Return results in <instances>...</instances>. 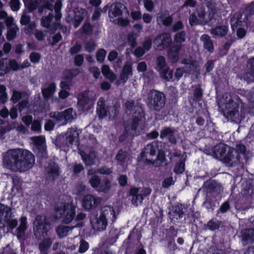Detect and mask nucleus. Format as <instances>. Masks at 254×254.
Wrapping results in <instances>:
<instances>
[{
  "mask_svg": "<svg viewBox=\"0 0 254 254\" xmlns=\"http://www.w3.org/2000/svg\"><path fill=\"white\" fill-rule=\"evenodd\" d=\"M52 244V241L49 239H45L40 244L39 248L41 251H45L50 247Z\"/></svg>",
  "mask_w": 254,
  "mask_h": 254,
  "instance_id": "52",
  "label": "nucleus"
},
{
  "mask_svg": "<svg viewBox=\"0 0 254 254\" xmlns=\"http://www.w3.org/2000/svg\"><path fill=\"white\" fill-rule=\"evenodd\" d=\"M236 30H237V36L238 38L242 39L246 36V31L244 28L240 27Z\"/></svg>",
  "mask_w": 254,
  "mask_h": 254,
  "instance_id": "64",
  "label": "nucleus"
},
{
  "mask_svg": "<svg viewBox=\"0 0 254 254\" xmlns=\"http://www.w3.org/2000/svg\"><path fill=\"white\" fill-rule=\"evenodd\" d=\"M242 237L244 241L250 242H253L254 240V230L248 229L242 231Z\"/></svg>",
  "mask_w": 254,
  "mask_h": 254,
  "instance_id": "34",
  "label": "nucleus"
},
{
  "mask_svg": "<svg viewBox=\"0 0 254 254\" xmlns=\"http://www.w3.org/2000/svg\"><path fill=\"white\" fill-rule=\"evenodd\" d=\"M151 192V189L149 188L133 187L130 189L129 195L131 198V203L135 206L141 204L144 197L149 195Z\"/></svg>",
  "mask_w": 254,
  "mask_h": 254,
  "instance_id": "7",
  "label": "nucleus"
},
{
  "mask_svg": "<svg viewBox=\"0 0 254 254\" xmlns=\"http://www.w3.org/2000/svg\"><path fill=\"white\" fill-rule=\"evenodd\" d=\"M89 91L84 92L78 95L77 108L79 111L84 112L93 107V102L89 97Z\"/></svg>",
  "mask_w": 254,
  "mask_h": 254,
  "instance_id": "14",
  "label": "nucleus"
},
{
  "mask_svg": "<svg viewBox=\"0 0 254 254\" xmlns=\"http://www.w3.org/2000/svg\"><path fill=\"white\" fill-rule=\"evenodd\" d=\"M126 112L128 114H135L134 119L129 122V125H126L125 130L120 137V140L123 141L128 136L137 135L144 131V114L142 108L134 106L133 103L128 101L126 104Z\"/></svg>",
  "mask_w": 254,
  "mask_h": 254,
  "instance_id": "2",
  "label": "nucleus"
},
{
  "mask_svg": "<svg viewBox=\"0 0 254 254\" xmlns=\"http://www.w3.org/2000/svg\"><path fill=\"white\" fill-rule=\"evenodd\" d=\"M50 226L48 225L46 222L45 216H37L34 222V230L35 235L38 236V235L42 233H45Z\"/></svg>",
  "mask_w": 254,
  "mask_h": 254,
  "instance_id": "16",
  "label": "nucleus"
},
{
  "mask_svg": "<svg viewBox=\"0 0 254 254\" xmlns=\"http://www.w3.org/2000/svg\"><path fill=\"white\" fill-rule=\"evenodd\" d=\"M182 44H175L171 47L168 52V56L172 63H176L179 59V52L182 50Z\"/></svg>",
  "mask_w": 254,
  "mask_h": 254,
  "instance_id": "24",
  "label": "nucleus"
},
{
  "mask_svg": "<svg viewBox=\"0 0 254 254\" xmlns=\"http://www.w3.org/2000/svg\"><path fill=\"white\" fill-rule=\"evenodd\" d=\"M101 182H102L100 181L99 178L96 175H94L89 180V183L91 186L96 190Z\"/></svg>",
  "mask_w": 254,
  "mask_h": 254,
  "instance_id": "48",
  "label": "nucleus"
},
{
  "mask_svg": "<svg viewBox=\"0 0 254 254\" xmlns=\"http://www.w3.org/2000/svg\"><path fill=\"white\" fill-rule=\"evenodd\" d=\"M78 73L77 70H66L64 73V80L61 82L60 87L62 90L59 92L60 98L65 99L69 95L68 92L64 88L68 89L70 85V80Z\"/></svg>",
  "mask_w": 254,
  "mask_h": 254,
  "instance_id": "9",
  "label": "nucleus"
},
{
  "mask_svg": "<svg viewBox=\"0 0 254 254\" xmlns=\"http://www.w3.org/2000/svg\"><path fill=\"white\" fill-rule=\"evenodd\" d=\"M177 135L176 131L170 128L167 127L163 129L160 133V137L161 138H168L169 141L172 143H175L176 139L175 136Z\"/></svg>",
  "mask_w": 254,
  "mask_h": 254,
  "instance_id": "27",
  "label": "nucleus"
},
{
  "mask_svg": "<svg viewBox=\"0 0 254 254\" xmlns=\"http://www.w3.org/2000/svg\"><path fill=\"white\" fill-rule=\"evenodd\" d=\"M95 44L93 41H88L85 43V50L88 52H92L95 49Z\"/></svg>",
  "mask_w": 254,
  "mask_h": 254,
  "instance_id": "55",
  "label": "nucleus"
},
{
  "mask_svg": "<svg viewBox=\"0 0 254 254\" xmlns=\"http://www.w3.org/2000/svg\"><path fill=\"white\" fill-rule=\"evenodd\" d=\"M81 132V129L76 127L69 128L66 133V140L69 144H74L78 146V136Z\"/></svg>",
  "mask_w": 254,
  "mask_h": 254,
  "instance_id": "21",
  "label": "nucleus"
},
{
  "mask_svg": "<svg viewBox=\"0 0 254 254\" xmlns=\"http://www.w3.org/2000/svg\"><path fill=\"white\" fill-rule=\"evenodd\" d=\"M74 12L75 14L74 26L77 28L86 15V11L82 8L76 7L74 9Z\"/></svg>",
  "mask_w": 254,
  "mask_h": 254,
  "instance_id": "25",
  "label": "nucleus"
},
{
  "mask_svg": "<svg viewBox=\"0 0 254 254\" xmlns=\"http://www.w3.org/2000/svg\"><path fill=\"white\" fill-rule=\"evenodd\" d=\"M56 86L54 83H51L47 88H44L42 89V94L46 98L51 97L56 91Z\"/></svg>",
  "mask_w": 254,
  "mask_h": 254,
  "instance_id": "38",
  "label": "nucleus"
},
{
  "mask_svg": "<svg viewBox=\"0 0 254 254\" xmlns=\"http://www.w3.org/2000/svg\"><path fill=\"white\" fill-rule=\"evenodd\" d=\"M152 46V40L150 38L146 39L143 43V48L145 51H148Z\"/></svg>",
  "mask_w": 254,
  "mask_h": 254,
  "instance_id": "63",
  "label": "nucleus"
},
{
  "mask_svg": "<svg viewBox=\"0 0 254 254\" xmlns=\"http://www.w3.org/2000/svg\"><path fill=\"white\" fill-rule=\"evenodd\" d=\"M211 13L209 14L208 19H205L206 12L204 7L200 6L197 9L195 13L200 21V24H206L213 19L214 15L217 12V10L215 7H211Z\"/></svg>",
  "mask_w": 254,
  "mask_h": 254,
  "instance_id": "19",
  "label": "nucleus"
},
{
  "mask_svg": "<svg viewBox=\"0 0 254 254\" xmlns=\"http://www.w3.org/2000/svg\"><path fill=\"white\" fill-rule=\"evenodd\" d=\"M31 129L34 131L39 132L41 130L40 123L38 121H34L32 124Z\"/></svg>",
  "mask_w": 254,
  "mask_h": 254,
  "instance_id": "58",
  "label": "nucleus"
},
{
  "mask_svg": "<svg viewBox=\"0 0 254 254\" xmlns=\"http://www.w3.org/2000/svg\"><path fill=\"white\" fill-rule=\"evenodd\" d=\"M215 157L228 166H233L239 162L238 152L234 148L223 144L215 146L213 149Z\"/></svg>",
  "mask_w": 254,
  "mask_h": 254,
  "instance_id": "4",
  "label": "nucleus"
},
{
  "mask_svg": "<svg viewBox=\"0 0 254 254\" xmlns=\"http://www.w3.org/2000/svg\"><path fill=\"white\" fill-rule=\"evenodd\" d=\"M219 108L223 111L224 115L228 119L237 122L239 115L237 105L232 100L229 94H225L218 103Z\"/></svg>",
  "mask_w": 254,
  "mask_h": 254,
  "instance_id": "6",
  "label": "nucleus"
},
{
  "mask_svg": "<svg viewBox=\"0 0 254 254\" xmlns=\"http://www.w3.org/2000/svg\"><path fill=\"white\" fill-rule=\"evenodd\" d=\"M71 197L67 195H64L63 201L57 204L56 207V216L57 218H63L64 223H69L75 216V207L72 204Z\"/></svg>",
  "mask_w": 254,
  "mask_h": 254,
  "instance_id": "5",
  "label": "nucleus"
},
{
  "mask_svg": "<svg viewBox=\"0 0 254 254\" xmlns=\"http://www.w3.org/2000/svg\"><path fill=\"white\" fill-rule=\"evenodd\" d=\"M20 23L23 25H26L30 23V16L25 12H23L20 19Z\"/></svg>",
  "mask_w": 254,
  "mask_h": 254,
  "instance_id": "53",
  "label": "nucleus"
},
{
  "mask_svg": "<svg viewBox=\"0 0 254 254\" xmlns=\"http://www.w3.org/2000/svg\"><path fill=\"white\" fill-rule=\"evenodd\" d=\"M185 170V163L181 162L178 163L175 166L174 171L176 174H179L184 172Z\"/></svg>",
  "mask_w": 254,
  "mask_h": 254,
  "instance_id": "50",
  "label": "nucleus"
},
{
  "mask_svg": "<svg viewBox=\"0 0 254 254\" xmlns=\"http://www.w3.org/2000/svg\"><path fill=\"white\" fill-rule=\"evenodd\" d=\"M10 214V208L0 203V224H2L4 226V222H5L10 228L13 229L16 226L17 222L15 219H9Z\"/></svg>",
  "mask_w": 254,
  "mask_h": 254,
  "instance_id": "12",
  "label": "nucleus"
},
{
  "mask_svg": "<svg viewBox=\"0 0 254 254\" xmlns=\"http://www.w3.org/2000/svg\"><path fill=\"white\" fill-rule=\"evenodd\" d=\"M85 189V187L82 184L78 185L74 190V193L76 195H80L83 193Z\"/></svg>",
  "mask_w": 254,
  "mask_h": 254,
  "instance_id": "59",
  "label": "nucleus"
},
{
  "mask_svg": "<svg viewBox=\"0 0 254 254\" xmlns=\"http://www.w3.org/2000/svg\"><path fill=\"white\" fill-rule=\"evenodd\" d=\"M46 171L48 174V177L50 180L55 179L59 175V168L56 164H53L52 166L47 168Z\"/></svg>",
  "mask_w": 254,
  "mask_h": 254,
  "instance_id": "33",
  "label": "nucleus"
},
{
  "mask_svg": "<svg viewBox=\"0 0 254 254\" xmlns=\"http://www.w3.org/2000/svg\"><path fill=\"white\" fill-rule=\"evenodd\" d=\"M72 228L68 226H60L58 227L57 232L60 237L62 238L67 236Z\"/></svg>",
  "mask_w": 254,
  "mask_h": 254,
  "instance_id": "44",
  "label": "nucleus"
},
{
  "mask_svg": "<svg viewBox=\"0 0 254 254\" xmlns=\"http://www.w3.org/2000/svg\"><path fill=\"white\" fill-rule=\"evenodd\" d=\"M41 25L53 33L58 29L59 23L55 21L54 14L50 13L47 16L42 17Z\"/></svg>",
  "mask_w": 254,
  "mask_h": 254,
  "instance_id": "18",
  "label": "nucleus"
},
{
  "mask_svg": "<svg viewBox=\"0 0 254 254\" xmlns=\"http://www.w3.org/2000/svg\"><path fill=\"white\" fill-rule=\"evenodd\" d=\"M165 158L163 153L159 152L157 155L156 161H152L151 164L154 165L156 166H160L165 163Z\"/></svg>",
  "mask_w": 254,
  "mask_h": 254,
  "instance_id": "47",
  "label": "nucleus"
},
{
  "mask_svg": "<svg viewBox=\"0 0 254 254\" xmlns=\"http://www.w3.org/2000/svg\"><path fill=\"white\" fill-rule=\"evenodd\" d=\"M144 6L146 9L149 12L152 11L154 8V3L151 0H144Z\"/></svg>",
  "mask_w": 254,
  "mask_h": 254,
  "instance_id": "56",
  "label": "nucleus"
},
{
  "mask_svg": "<svg viewBox=\"0 0 254 254\" xmlns=\"http://www.w3.org/2000/svg\"><path fill=\"white\" fill-rule=\"evenodd\" d=\"M105 100L103 98H100L97 103V112L98 116L100 118H104L108 115L109 116L110 118H113L114 117V115L116 114V110L115 109V113L114 115L112 114L110 112H113V108L110 107L108 112L105 108Z\"/></svg>",
  "mask_w": 254,
  "mask_h": 254,
  "instance_id": "20",
  "label": "nucleus"
},
{
  "mask_svg": "<svg viewBox=\"0 0 254 254\" xmlns=\"http://www.w3.org/2000/svg\"><path fill=\"white\" fill-rule=\"evenodd\" d=\"M117 214L114 209L110 206L102 207L99 213L93 214L90 218V223L93 230L102 231L106 229L108 221H115Z\"/></svg>",
  "mask_w": 254,
  "mask_h": 254,
  "instance_id": "3",
  "label": "nucleus"
},
{
  "mask_svg": "<svg viewBox=\"0 0 254 254\" xmlns=\"http://www.w3.org/2000/svg\"><path fill=\"white\" fill-rule=\"evenodd\" d=\"M131 74V67L130 64H125L123 67L122 72L121 74V82H125L128 76Z\"/></svg>",
  "mask_w": 254,
  "mask_h": 254,
  "instance_id": "35",
  "label": "nucleus"
},
{
  "mask_svg": "<svg viewBox=\"0 0 254 254\" xmlns=\"http://www.w3.org/2000/svg\"><path fill=\"white\" fill-rule=\"evenodd\" d=\"M156 20L158 24H162L166 27H168L172 24L173 17L168 11H165L157 14Z\"/></svg>",
  "mask_w": 254,
  "mask_h": 254,
  "instance_id": "23",
  "label": "nucleus"
},
{
  "mask_svg": "<svg viewBox=\"0 0 254 254\" xmlns=\"http://www.w3.org/2000/svg\"><path fill=\"white\" fill-rule=\"evenodd\" d=\"M174 181L172 177L165 179L162 183V187L163 188H168L173 185Z\"/></svg>",
  "mask_w": 254,
  "mask_h": 254,
  "instance_id": "62",
  "label": "nucleus"
},
{
  "mask_svg": "<svg viewBox=\"0 0 254 254\" xmlns=\"http://www.w3.org/2000/svg\"><path fill=\"white\" fill-rule=\"evenodd\" d=\"M186 33L185 31H180L177 33L174 36V41L177 44H182L186 40Z\"/></svg>",
  "mask_w": 254,
  "mask_h": 254,
  "instance_id": "45",
  "label": "nucleus"
},
{
  "mask_svg": "<svg viewBox=\"0 0 254 254\" xmlns=\"http://www.w3.org/2000/svg\"><path fill=\"white\" fill-rule=\"evenodd\" d=\"M79 153L83 162L86 165H91L95 163L96 154L95 152H91L88 155L84 151L79 150Z\"/></svg>",
  "mask_w": 254,
  "mask_h": 254,
  "instance_id": "29",
  "label": "nucleus"
},
{
  "mask_svg": "<svg viewBox=\"0 0 254 254\" xmlns=\"http://www.w3.org/2000/svg\"><path fill=\"white\" fill-rule=\"evenodd\" d=\"M158 149L156 142L148 144L141 152L139 158V161L142 160L144 163L151 164L152 160V157L155 155Z\"/></svg>",
  "mask_w": 254,
  "mask_h": 254,
  "instance_id": "13",
  "label": "nucleus"
},
{
  "mask_svg": "<svg viewBox=\"0 0 254 254\" xmlns=\"http://www.w3.org/2000/svg\"><path fill=\"white\" fill-rule=\"evenodd\" d=\"M200 41L203 43V48L209 52H212L214 50V46L212 40L209 35L207 34L202 35L200 38Z\"/></svg>",
  "mask_w": 254,
  "mask_h": 254,
  "instance_id": "30",
  "label": "nucleus"
},
{
  "mask_svg": "<svg viewBox=\"0 0 254 254\" xmlns=\"http://www.w3.org/2000/svg\"><path fill=\"white\" fill-rule=\"evenodd\" d=\"M50 117L57 122H63V124H65L75 118L76 114L72 108H69L63 112L51 113Z\"/></svg>",
  "mask_w": 254,
  "mask_h": 254,
  "instance_id": "10",
  "label": "nucleus"
},
{
  "mask_svg": "<svg viewBox=\"0 0 254 254\" xmlns=\"http://www.w3.org/2000/svg\"><path fill=\"white\" fill-rule=\"evenodd\" d=\"M19 65H23V64H0V75H3L8 72L9 67L13 70L19 69Z\"/></svg>",
  "mask_w": 254,
  "mask_h": 254,
  "instance_id": "40",
  "label": "nucleus"
},
{
  "mask_svg": "<svg viewBox=\"0 0 254 254\" xmlns=\"http://www.w3.org/2000/svg\"><path fill=\"white\" fill-rule=\"evenodd\" d=\"M2 121L0 120V125L2 124ZM17 128V130L18 131L24 132L26 131L25 127L23 126H17V124L15 123H12L9 127H8L6 128H2L0 126V137L2 136L7 131H9L12 128Z\"/></svg>",
  "mask_w": 254,
  "mask_h": 254,
  "instance_id": "32",
  "label": "nucleus"
},
{
  "mask_svg": "<svg viewBox=\"0 0 254 254\" xmlns=\"http://www.w3.org/2000/svg\"><path fill=\"white\" fill-rule=\"evenodd\" d=\"M156 68L164 79L169 80L173 78V72L169 68L167 64H157Z\"/></svg>",
  "mask_w": 254,
  "mask_h": 254,
  "instance_id": "26",
  "label": "nucleus"
},
{
  "mask_svg": "<svg viewBox=\"0 0 254 254\" xmlns=\"http://www.w3.org/2000/svg\"><path fill=\"white\" fill-rule=\"evenodd\" d=\"M219 222L217 221L211 220L207 223V227L211 230H215L218 228Z\"/></svg>",
  "mask_w": 254,
  "mask_h": 254,
  "instance_id": "54",
  "label": "nucleus"
},
{
  "mask_svg": "<svg viewBox=\"0 0 254 254\" xmlns=\"http://www.w3.org/2000/svg\"><path fill=\"white\" fill-rule=\"evenodd\" d=\"M117 160L121 163V165H126V163L129 160V158L125 152L120 151L116 156Z\"/></svg>",
  "mask_w": 254,
  "mask_h": 254,
  "instance_id": "43",
  "label": "nucleus"
},
{
  "mask_svg": "<svg viewBox=\"0 0 254 254\" xmlns=\"http://www.w3.org/2000/svg\"><path fill=\"white\" fill-rule=\"evenodd\" d=\"M31 140L37 146V147H41L42 149L43 152H42V154H46L45 152L44 145L45 139L44 137L42 136L32 137L31 138Z\"/></svg>",
  "mask_w": 254,
  "mask_h": 254,
  "instance_id": "36",
  "label": "nucleus"
},
{
  "mask_svg": "<svg viewBox=\"0 0 254 254\" xmlns=\"http://www.w3.org/2000/svg\"><path fill=\"white\" fill-rule=\"evenodd\" d=\"M228 27L226 25H219L212 28L210 30V33L214 37H223L228 33Z\"/></svg>",
  "mask_w": 254,
  "mask_h": 254,
  "instance_id": "28",
  "label": "nucleus"
},
{
  "mask_svg": "<svg viewBox=\"0 0 254 254\" xmlns=\"http://www.w3.org/2000/svg\"><path fill=\"white\" fill-rule=\"evenodd\" d=\"M10 6L13 11H17L19 9L20 2L19 0H11L9 2Z\"/></svg>",
  "mask_w": 254,
  "mask_h": 254,
  "instance_id": "57",
  "label": "nucleus"
},
{
  "mask_svg": "<svg viewBox=\"0 0 254 254\" xmlns=\"http://www.w3.org/2000/svg\"><path fill=\"white\" fill-rule=\"evenodd\" d=\"M189 22L191 26L200 24V21L195 13H192L190 16Z\"/></svg>",
  "mask_w": 254,
  "mask_h": 254,
  "instance_id": "49",
  "label": "nucleus"
},
{
  "mask_svg": "<svg viewBox=\"0 0 254 254\" xmlns=\"http://www.w3.org/2000/svg\"><path fill=\"white\" fill-rule=\"evenodd\" d=\"M102 73L104 76L110 81H114L116 78V76L110 69L107 64H104L102 66Z\"/></svg>",
  "mask_w": 254,
  "mask_h": 254,
  "instance_id": "37",
  "label": "nucleus"
},
{
  "mask_svg": "<svg viewBox=\"0 0 254 254\" xmlns=\"http://www.w3.org/2000/svg\"><path fill=\"white\" fill-rule=\"evenodd\" d=\"M34 162V157L30 151L20 148L8 150L3 160L4 165L14 171H25L31 168Z\"/></svg>",
  "mask_w": 254,
  "mask_h": 254,
  "instance_id": "1",
  "label": "nucleus"
},
{
  "mask_svg": "<svg viewBox=\"0 0 254 254\" xmlns=\"http://www.w3.org/2000/svg\"><path fill=\"white\" fill-rule=\"evenodd\" d=\"M111 187L110 181L108 180L105 179L101 183L96 190L98 191L107 193L109 192Z\"/></svg>",
  "mask_w": 254,
  "mask_h": 254,
  "instance_id": "41",
  "label": "nucleus"
},
{
  "mask_svg": "<svg viewBox=\"0 0 254 254\" xmlns=\"http://www.w3.org/2000/svg\"><path fill=\"white\" fill-rule=\"evenodd\" d=\"M106 54V51L104 49H100L96 53V58L98 62L102 63Z\"/></svg>",
  "mask_w": 254,
  "mask_h": 254,
  "instance_id": "51",
  "label": "nucleus"
},
{
  "mask_svg": "<svg viewBox=\"0 0 254 254\" xmlns=\"http://www.w3.org/2000/svg\"><path fill=\"white\" fill-rule=\"evenodd\" d=\"M81 46L78 44H76L74 46L72 47L69 50V53L71 55L77 54L81 50Z\"/></svg>",
  "mask_w": 254,
  "mask_h": 254,
  "instance_id": "61",
  "label": "nucleus"
},
{
  "mask_svg": "<svg viewBox=\"0 0 254 254\" xmlns=\"http://www.w3.org/2000/svg\"><path fill=\"white\" fill-rule=\"evenodd\" d=\"M242 15L240 13H235L231 18L230 22L232 29L235 31L238 28L241 27L243 24L241 19Z\"/></svg>",
  "mask_w": 254,
  "mask_h": 254,
  "instance_id": "31",
  "label": "nucleus"
},
{
  "mask_svg": "<svg viewBox=\"0 0 254 254\" xmlns=\"http://www.w3.org/2000/svg\"><path fill=\"white\" fill-rule=\"evenodd\" d=\"M125 6L120 2H114L110 6L108 15L110 19L118 18L119 23L122 25L127 24L126 20L121 19L120 17L123 14V11L125 9Z\"/></svg>",
  "mask_w": 254,
  "mask_h": 254,
  "instance_id": "11",
  "label": "nucleus"
},
{
  "mask_svg": "<svg viewBox=\"0 0 254 254\" xmlns=\"http://www.w3.org/2000/svg\"><path fill=\"white\" fill-rule=\"evenodd\" d=\"M28 95L25 92H20L16 90L13 91L11 100L14 103L20 101L19 111L20 112L28 113L32 112V110L30 105H28Z\"/></svg>",
  "mask_w": 254,
  "mask_h": 254,
  "instance_id": "8",
  "label": "nucleus"
},
{
  "mask_svg": "<svg viewBox=\"0 0 254 254\" xmlns=\"http://www.w3.org/2000/svg\"><path fill=\"white\" fill-rule=\"evenodd\" d=\"M46 33L41 30H36L35 32V36L39 41H43L46 37Z\"/></svg>",
  "mask_w": 254,
  "mask_h": 254,
  "instance_id": "60",
  "label": "nucleus"
},
{
  "mask_svg": "<svg viewBox=\"0 0 254 254\" xmlns=\"http://www.w3.org/2000/svg\"><path fill=\"white\" fill-rule=\"evenodd\" d=\"M25 4L31 12L35 10L39 6L38 0H25Z\"/></svg>",
  "mask_w": 254,
  "mask_h": 254,
  "instance_id": "46",
  "label": "nucleus"
},
{
  "mask_svg": "<svg viewBox=\"0 0 254 254\" xmlns=\"http://www.w3.org/2000/svg\"><path fill=\"white\" fill-rule=\"evenodd\" d=\"M154 43L159 49H165L170 47L172 43V38L169 34L165 33L156 37Z\"/></svg>",
  "mask_w": 254,
  "mask_h": 254,
  "instance_id": "17",
  "label": "nucleus"
},
{
  "mask_svg": "<svg viewBox=\"0 0 254 254\" xmlns=\"http://www.w3.org/2000/svg\"><path fill=\"white\" fill-rule=\"evenodd\" d=\"M151 99L150 104L155 110H159L165 105L164 95L158 91H151L150 93Z\"/></svg>",
  "mask_w": 254,
  "mask_h": 254,
  "instance_id": "15",
  "label": "nucleus"
},
{
  "mask_svg": "<svg viewBox=\"0 0 254 254\" xmlns=\"http://www.w3.org/2000/svg\"><path fill=\"white\" fill-rule=\"evenodd\" d=\"M26 218L22 217L20 219V226L17 228V237L18 239L21 238L24 235V231L26 229Z\"/></svg>",
  "mask_w": 254,
  "mask_h": 254,
  "instance_id": "42",
  "label": "nucleus"
},
{
  "mask_svg": "<svg viewBox=\"0 0 254 254\" xmlns=\"http://www.w3.org/2000/svg\"><path fill=\"white\" fill-rule=\"evenodd\" d=\"M101 201L99 197L91 194L86 195L82 200V205L86 209H90L96 207Z\"/></svg>",
  "mask_w": 254,
  "mask_h": 254,
  "instance_id": "22",
  "label": "nucleus"
},
{
  "mask_svg": "<svg viewBox=\"0 0 254 254\" xmlns=\"http://www.w3.org/2000/svg\"><path fill=\"white\" fill-rule=\"evenodd\" d=\"M19 28L16 25H12L11 27L7 28V32L6 34V39L8 41L14 39L16 36Z\"/></svg>",
  "mask_w": 254,
  "mask_h": 254,
  "instance_id": "39",
  "label": "nucleus"
}]
</instances>
